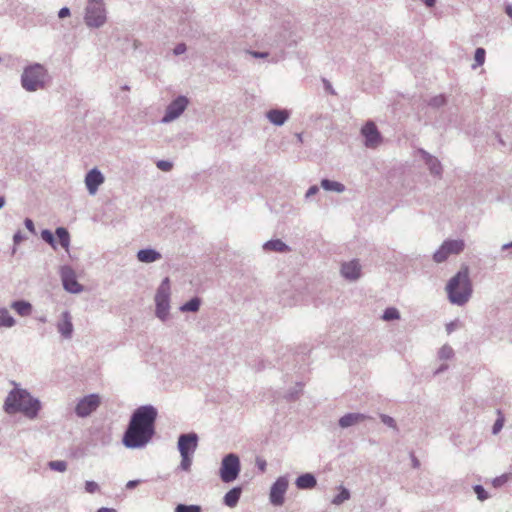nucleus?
I'll return each mask as SVG.
<instances>
[{
	"instance_id": "obj_1",
	"label": "nucleus",
	"mask_w": 512,
	"mask_h": 512,
	"mask_svg": "<svg viewBox=\"0 0 512 512\" xmlns=\"http://www.w3.org/2000/svg\"><path fill=\"white\" fill-rule=\"evenodd\" d=\"M157 411L152 406H141L133 413L129 426L123 436V443L128 448L146 445L154 435Z\"/></svg>"
},
{
	"instance_id": "obj_2",
	"label": "nucleus",
	"mask_w": 512,
	"mask_h": 512,
	"mask_svg": "<svg viewBox=\"0 0 512 512\" xmlns=\"http://www.w3.org/2000/svg\"><path fill=\"white\" fill-rule=\"evenodd\" d=\"M39 408V402L24 390L11 391L4 403L7 413L21 411L31 418L36 416Z\"/></svg>"
},
{
	"instance_id": "obj_3",
	"label": "nucleus",
	"mask_w": 512,
	"mask_h": 512,
	"mask_svg": "<svg viewBox=\"0 0 512 512\" xmlns=\"http://www.w3.org/2000/svg\"><path fill=\"white\" fill-rule=\"evenodd\" d=\"M446 289L450 301L454 304L463 305L469 300L472 293V286L467 266L462 267L449 281Z\"/></svg>"
},
{
	"instance_id": "obj_4",
	"label": "nucleus",
	"mask_w": 512,
	"mask_h": 512,
	"mask_svg": "<svg viewBox=\"0 0 512 512\" xmlns=\"http://www.w3.org/2000/svg\"><path fill=\"white\" fill-rule=\"evenodd\" d=\"M46 78V69L40 64H35L24 70L22 74V86L27 91H36L44 87Z\"/></svg>"
},
{
	"instance_id": "obj_5",
	"label": "nucleus",
	"mask_w": 512,
	"mask_h": 512,
	"mask_svg": "<svg viewBox=\"0 0 512 512\" xmlns=\"http://www.w3.org/2000/svg\"><path fill=\"white\" fill-rule=\"evenodd\" d=\"M198 437L196 434H183L178 439V449L181 454V468L185 471L190 470L192 464V455L197 448Z\"/></svg>"
},
{
	"instance_id": "obj_6",
	"label": "nucleus",
	"mask_w": 512,
	"mask_h": 512,
	"mask_svg": "<svg viewBox=\"0 0 512 512\" xmlns=\"http://www.w3.org/2000/svg\"><path fill=\"white\" fill-rule=\"evenodd\" d=\"M106 22L103 0H88L85 13V23L89 27L98 28Z\"/></svg>"
},
{
	"instance_id": "obj_7",
	"label": "nucleus",
	"mask_w": 512,
	"mask_h": 512,
	"mask_svg": "<svg viewBox=\"0 0 512 512\" xmlns=\"http://www.w3.org/2000/svg\"><path fill=\"white\" fill-rule=\"evenodd\" d=\"M240 472V461L237 455L228 454L222 460L220 467V477L225 483L234 481Z\"/></svg>"
},
{
	"instance_id": "obj_8",
	"label": "nucleus",
	"mask_w": 512,
	"mask_h": 512,
	"mask_svg": "<svg viewBox=\"0 0 512 512\" xmlns=\"http://www.w3.org/2000/svg\"><path fill=\"white\" fill-rule=\"evenodd\" d=\"M463 240H446L434 253L433 259L437 263L444 262L450 255H457L464 250Z\"/></svg>"
},
{
	"instance_id": "obj_9",
	"label": "nucleus",
	"mask_w": 512,
	"mask_h": 512,
	"mask_svg": "<svg viewBox=\"0 0 512 512\" xmlns=\"http://www.w3.org/2000/svg\"><path fill=\"white\" fill-rule=\"evenodd\" d=\"M156 301V314L157 316L164 320L168 313L169 308V279L166 278L160 287L155 296Z\"/></svg>"
},
{
	"instance_id": "obj_10",
	"label": "nucleus",
	"mask_w": 512,
	"mask_h": 512,
	"mask_svg": "<svg viewBox=\"0 0 512 512\" xmlns=\"http://www.w3.org/2000/svg\"><path fill=\"white\" fill-rule=\"evenodd\" d=\"M100 402V397L98 395H88L78 402L75 412L80 417H86L99 407Z\"/></svg>"
},
{
	"instance_id": "obj_11",
	"label": "nucleus",
	"mask_w": 512,
	"mask_h": 512,
	"mask_svg": "<svg viewBox=\"0 0 512 512\" xmlns=\"http://www.w3.org/2000/svg\"><path fill=\"white\" fill-rule=\"evenodd\" d=\"M361 133L365 138V145L370 148L377 147L382 142V137L377 130L374 122H367L361 129Z\"/></svg>"
},
{
	"instance_id": "obj_12",
	"label": "nucleus",
	"mask_w": 512,
	"mask_h": 512,
	"mask_svg": "<svg viewBox=\"0 0 512 512\" xmlns=\"http://www.w3.org/2000/svg\"><path fill=\"white\" fill-rule=\"evenodd\" d=\"M288 487V482L285 478H278L273 484L270 491V500L274 505H282L284 502V495Z\"/></svg>"
},
{
	"instance_id": "obj_13",
	"label": "nucleus",
	"mask_w": 512,
	"mask_h": 512,
	"mask_svg": "<svg viewBox=\"0 0 512 512\" xmlns=\"http://www.w3.org/2000/svg\"><path fill=\"white\" fill-rule=\"evenodd\" d=\"M187 104L188 101L185 97H178L168 106L163 121L169 122L177 118L185 110Z\"/></svg>"
},
{
	"instance_id": "obj_14",
	"label": "nucleus",
	"mask_w": 512,
	"mask_h": 512,
	"mask_svg": "<svg viewBox=\"0 0 512 512\" xmlns=\"http://www.w3.org/2000/svg\"><path fill=\"white\" fill-rule=\"evenodd\" d=\"M62 282L64 288L71 293H78L82 290V286L77 282L73 270L65 268L62 270Z\"/></svg>"
},
{
	"instance_id": "obj_15",
	"label": "nucleus",
	"mask_w": 512,
	"mask_h": 512,
	"mask_svg": "<svg viewBox=\"0 0 512 512\" xmlns=\"http://www.w3.org/2000/svg\"><path fill=\"white\" fill-rule=\"evenodd\" d=\"M104 182L103 175L97 170L92 169L85 178V183L90 194H95L98 187Z\"/></svg>"
},
{
	"instance_id": "obj_16",
	"label": "nucleus",
	"mask_w": 512,
	"mask_h": 512,
	"mask_svg": "<svg viewBox=\"0 0 512 512\" xmlns=\"http://www.w3.org/2000/svg\"><path fill=\"white\" fill-rule=\"evenodd\" d=\"M58 332L64 338H70L73 333L72 318L69 312L65 311L61 314V317L57 323Z\"/></svg>"
},
{
	"instance_id": "obj_17",
	"label": "nucleus",
	"mask_w": 512,
	"mask_h": 512,
	"mask_svg": "<svg viewBox=\"0 0 512 512\" xmlns=\"http://www.w3.org/2000/svg\"><path fill=\"white\" fill-rule=\"evenodd\" d=\"M361 267L356 260L344 263L341 267V274L349 280H356L360 277Z\"/></svg>"
},
{
	"instance_id": "obj_18",
	"label": "nucleus",
	"mask_w": 512,
	"mask_h": 512,
	"mask_svg": "<svg viewBox=\"0 0 512 512\" xmlns=\"http://www.w3.org/2000/svg\"><path fill=\"white\" fill-rule=\"evenodd\" d=\"M367 417L360 413H349L339 419V425L342 428H347L357 423L364 421Z\"/></svg>"
},
{
	"instance_id": "obj_19",
	"label": "nucleus",
	"mask_w": 512,
	"mask_h": 512,
	"mask_svg": "<svg viewBox=\"0 0 512 512\" xmlns=\"http://www.w3.org/2000/svg\"><path fill=\"white\" fill-rule=\"evenodd\" d=\"M289 117V114L286 110H270L267 113V118L269 121L275 125H282Z\"/></svg>"
},
{
	"instance_id": "obj_20",
	"label": "nucleus",
	"mask_w": 512,
	"mask_h": 512,
	"mask_svg": "<svg viewBox=\"0 0 512 512\" xmlns=\"http://www.w3.org/2000/svg\"><path fill=\"white\" fill-rule=\"evenodd\" d=\"M137 258L141 262L150 263L160 259L161 255L155 250L143 249L138 252Z\"/></svg>"
},
{
	"instance_id": "obj_21",
	"label": "nucleus",
	"mask_w": 512,
	"mask_h": 512,
	"mask_svg": "<svg viewBox=\"0 0 512 512\" xmlns=\"http://www.w3.org/2000/svg\"><path fill=\"white\" fill-rule=\"evenodd\" d=\"M241 488L240 487H235L233 489H231L230 491H228L226 493V495L224 496V503L225 505H227L228 507H235L240 499V496H241Z\"/></svg>"
},
{
	"instance_id": "obj_22",
	"label": "nucleus",
	"mask_w": 512,
	"mask_h": 512,
	"mask_svg": "<svg viewBox=\"0 0 512 512\" xmlns=\"http://www.w3.org/2000/svg\"><path fill=\"white\" fill-rule=\"evenodd\" d=\"M296 485L300 489H311L316 485V479L313 475L307 473L299 476Z\"/></svg>"
},
{
	"instance_id": "obj_23",
	"label": "nucleus",
	"mask_w": 512,
	"mask_h": 512,
	"mask_svg": "<svg viewBox=\"0 0 512 512\" xmlns=\"http://www.w3.org/2000/svg\"><path fill=\"white\" fill-rule=\"evenodd\" d=\"M11 308L14 309L20 316H28L32 312V306L26 301H15L11 304Z\"/></svg>"
},
{
	"instance_id": "obj_24",
	"label": "nucleus",
	"mask_w": 512,
	"mask_h": 512,
	"mask_svg": "<svg viewBox=\"0 0 512 512\" xmlns=\"http://www.w3.org/2000/svg\"><path fill=\"white\" fill-rule=\"evenodd\" d=\"M264 249L269 251L284 252L288 250V247L281 240H271L265 243Z\"/></svg>"
},
{
	"instance_id": "obj_25",
	"label": "nucleus",
	"mask_w": 512,
	"mask_h": 512,
	"mask_svg": "<svg viewBox=\"0 0 512 512\" xmlns=\"http://www.w3.org/2000/svg\"><path fill=\"white\" fill-rule=\"evenodd\" d=\"M321 186L323 189L328 190V191L343 192L345 189L343 184L336 182V181H331L328 179H323L321 181Z\"/></svg>"
},
{
	"instance_id": "obj_26",
	"label": "nucleus",
	"mask_w": 512,
	"mask_h": 512,
	"mask_svg": "<svg viewBox=\"0 0 512 512\" xmlns=\"http://www.w3.org/2000/svg\"><path fill=\"white\" fill-rule=\"evenodd\" d=\"M56 235L59 239L61 246L67 250L70 243V236L68 231L63 227H59L56 229Z\"/></svg>"
},
{
	"instance_id": "obj_27",
	"label": "nucleus",
	"mask_w": 512,
	"mask_h": 512,
	"mask_svg": "<svg viewBox=\"0 0 512 512\" xmlns=\"http://www.w3.org/2000/svg\"><path fill=\"white\" fill-rule=\"evenodd\" d=\"M15 323L13 317L9 314L7 309H0V327H12Z\"/></svg>"
},
{
	"instance_id": "obj_28",
	"label": "nucleus",
	"mask_w": 512,
	"mask_h": 512,
	"mask_svg": "<svg viewBox=\"0 0 512 512\" xmlns=\"http://www.w3.org/2000/svg\"><path fill=\"white\" fill-rule=\"evenodd\" d=\"M199 307H200V299L199 298H193L190 301H188L187 303H185L181 307V309L183 311L196 312V311H198Z\"/></svg>"
},
{
	"instance_id": "obj_29",
	"label": "nucleus",
	"mask_w": 512,
	"mask_h": 512,
	"mask_svg": "<svg viewBox=\"0 0 512 512\" xmlns=\"http://www.w3.org/2000/svg\"><path fill=\"white\" fill-rule=\"evenodd\" d=\"M431 173L439 175L441 173V165L436 158L429 157L427 160Z\"/></svg>"
},
{
	"instance_id": "obj_30",
	"label": "nucleus",
	"mask_w": 512,
	"mask_h": 512,
	"mask_svg": "<svg viewBox=\"0 0 512 512\" xmlns=\"http://www.w3.org/2000/svg\"><path fill=\"white\" fill-rule=\"evenodd\" d=\"M350 498V493L346 488L341 487L340 493L333 499L332 503L339 505Z\"/></svg>"
},
{
	"instance_id": "obj_31",
	"label": "nucleus",
	"mask_w": 512,
	"mask_h": 512,
	"mask_svg": "<svg viewBox=\"0 0 512 512\" xmlns=\"http://www.w3.org/2000/svg\"><path fill=\"white\" fill-rule=\"evenodd\" d=\"M485 54L486 52L483 48L476 49L474 56L475 64L473 65L474 68L483 65L485 61Z\"/></svg>"
},
{
	"instance_id": "obj_32",
	"label": "nucleus",
	"mask_w": 512,
	"mask_h": 512,
	"mask_svg": "<svg viewBox=\"0 0 512 512\" xmlns=\"http://www.w3.org/2000/svg\"><path fill=\"white\" fill-rule=\"evenodd\" d=\"M175 512H201V508L197 505H183L179 504Z\"/></svg>"
},
{
	"instance_id": "obj_33",
	"label": "nucleus",
	"mask_w": 512,
	"mask_h": 512,
	"mask_svg": "<svg viewBox=\"0 0 512 512\" xmlns=\"http://www.w3.org/2000/svg\"><path fill=\"white\" fill-rule=\"evenodd\" d=\"M399 318V312L395 308H387L384 312L383 319L394 320Z\"/></svg>"
},
{
	"instance_id": "obj_34",
	"label": "nucleus",
	"mask_w": 512,
	"mask_h": 512,
	"mask_svg": "<svg viewBox=\"0 0 512 512\" xmlns=\"http://www.w3.org/2000/svg\"><path fill=\"white\" fill-rule=\"evenodd\" d=\"M49 467L55 471L64 472L67 468V464L64 461H51Z\"/></svg>"
},
{
	"instance_id": "obj_35",
	"label": "nucleus",
	"mask_w": 512,
	"mask_h": 512,
	"mask_svg": "<svg viewBox=\"0 0 512 512\" xmlns=\"http://www.w3.org/2000/svg\"><path fill=\"white\" fill-rule=\"evenodd\" d=\"M474 491L480 501H484L488 498V493L481 485H476L474 487Z\"/></svg>"
},
{
	"instance_id": "obj_36",
	"label": "nucleus",
	"mask_w": 512,
	"mask_h": 512,
	"mask_svg": "<svg viewBox=\"0 0 512 512\" xmlns=\"http://www.w3.org/2000/svg\"><path fill=\"white\" fill-rule=\"evenodd\" d=\"M498 419L496 420V422L494 423V426H493V433L494 434H497L503 427V424H504V417L503 415L501 414L500 411H498Z\"/></svg>"
},
{
	"instance_id": "obj_37",
	"label": "nucleus",
	"mask_w": 512,
	"mask_h": 512,
	"mask_svg": "<svg viewBox=\"0 0 512 512\" xmlns=\"http://www.w3.org/2000/svg\"><path fill=\"white\" fill-rule=\"evenodd\" d=\"M41 236L44 241H46L47 243H49L50 245L55 247V240H54L53 234L50 231H48V230L42 231Z\"/></svg>"
},
{
	"instance_id": "obj_38",
	"label": "nucleus",
	"mask_w": 512,
	"mask_h": 512,
	"mask_svg": "<svg viewBox=\"0 0 512 512\" xmlns=\"http://www.w3.org/2000/svg\"><path fill=\"white\" fill-rule=\"evenodd\" d=\"M85 490L88 493H95L99 491V485L94 481H86L85 483Z\"/></svg>"
},
{
	"instance_id": "obj_39",
	"label": "nucleus",
	"mask_w": 512,
	"mask_h": 512,
	"mask_svg": "<svg viewBox=\"0 0 512 512\" xmlns=\"http://www.w3.org/2000/svg\"><path fill=\"white\" fill-rule=\"evenodd\" d=\"M157 167L162 170V171H170L171 168H172V163L168 162V161H164V160H161V161H158L157 162Z\"/></svg>"
},
{
	"instance_id": "obj_40",
	"label": "nucleus",
	"mask_w": 512,
	"mask_h": 512,
	"mask_svg": "<svg viewBox=\"0 0 512 512\" xmlns=\"http://www.w3.org/2000/svg\"><path fill=\"white\" fill-rule=\"evenodd\" d=\"M256 465H257L258 469L261 472H265L266 471L267 463H266L265 459H263L261 457H257L256 458Z\"/></svg>"
},
{
	"instance_id": "obj_41",
	"label": "nucleus",
	"mask_w": 512,
	"mask_h": 512,
	"mask_svg": "<svg viewBox=\"0 0 512 512\" xmlns=\"http://www.w3.org/2000/svg\"><path fill=\"white\" fill-rule=\"evenodd\" d=\"M381 420L386 425H388L390 427H395V421L392 417L387 416V415H381Z\"/></svg>"
},
{
	"instance_id": "obj_42",
	"label": "nucleus",
	"mask_w": 512,
	"mask_h": 512,
	"mask_svg": "<svg viewBox=\"0 0 512 512\" xmlns=\"http://www.w3.org/2000/svg\"><path fill=\"white\" fill-rule=\"evenodd\" d=\"M440 354L442 358H449L452 355V349L450 347H443Z\"/></svg>"
},
{
	"instance_id": "obj_43",
	"label": "nucleus",
	"mask_w": 512,
	"mask_h": 512,
	"mask_svg": "<svg viewBox=\"0 0 512 512\" xmlns=\"http://www.w3.org/2000/svg\"><path fill=\"white\" fill-rule=\"evenodd\" d=\"M186 51V46L185 44H178L175 49H174V53L176 55H180L182 53H184Z\"/></svg>"
},
{
	"instance_id": "obj_44",
	"label": "nucleus",
	"mask_w": 512,
	"mask_h": 512,
	"mask_svg": "<svg viewBox=\"0 0 512 512\" xmlns=\"http://www.w3.org/2000/svg\"><path fill=\"white\" fill-rule=\"evenodd\" d=\"M458 327V322L457 321H454V322H450L446 325V331L448 333H451L454 329H456Z\"/></svg>"
},
{
	"instance_id": "obj_45",
	"label": "nucleus",
	"mask_w": 512,
	"mask_h": 512,
	"mask_svg": "<svg viewBox=\"0 0 512 512\" xmlns=\"http://www.w3.org/2000/svg\"><path fill=\"white\" fill-rule=\"evenodd\" d=\"M58 15L60 18L68 17L70 15V10L68 8L64 7L62 9H60Z\"/></svg>"
},
{
	"instance_id": "obj_46",
	"label": "nucleus",
	"mask_w": 512,
	"mask_h": 512,
	"mask_svg": "<svg viewBox=\"0 0 512 512\" xmlns=\"http://www.w3.org/2000/svg\"><path fill=\"white\" fill-rule=\"evenodd\" d=\"M25 226L28 230H30L31 232H34V224H33V221L31 219H26L25 220Z\"/></svg>"
},
{
	"instance_id": "obj_47",
	"label": "nucleus",
	"mask_w": 512,
	"mask_h": 512,
	"mask_svg": "<svg viewBox=\"0 0 512 512\" xmlns=\"http://www.w3.org/2000/svg\"><path fill=\"white\" fill-rule=\"evenodd\" d=\"M318 190H319V189H318V187H317V186H311V187L309 188V190L307 191L306 196H307V197H309V196H311V195H314V194H316V193L318 192Z\"/></svg>"
},
{
	"instance_id": "obj_48",
	"label": "nucleus",
	"mask_w": 512,
	"mask_h": 512,
	"mask_svg": "<svg viewBox=\"0 0 512 512\" xmlns=\"http://www.w3.org/2000/svg\"><path fill=\"white\" fill-rule=\"evenodd\" d=\"M137 484H138V481H135V480H133V481H129V482L126 484V487H127L128 489H132V488H134Z\"/></svg>"
},
{
	"instance_id": "obj_49",
	"label": "nucleus",
	"mask_w": 512,
	"mask_h": 512,
	"mask_svg": "<svg viewBox=\"0 0 512 512\" xmlns=\"http://www.w3.org/2000/svg\"><path fill=\"white\" fill-rule=\"evenodd\" d=\"M97 512H117V511L113 508L102 507V508L98 509Z\"/></svg>"
},
{
	"instance_id": "obj_50",
	"label": "nucleus",
	"mask_w": 512,
	"mask_h": 512,
	"mask_svg": "<svg viewBox=\"0 0 512 512\" xmlns=\"http://www.w3.org/2000/svg\"><path fill=\"white\" fill-rule=\"evenodd\" d=\"M505 11L507 13V15L512 18V6L511 5H507L506 8H505Z\"/></svg>"
},
{
	"instance_id": "obj_51",
	"label": "nucleus",
	"mask_w": 512,
	"mask_h": 512,
	"mask_svg": "<svg viewBox=\"0 0 512 512\" xmlns=\"http://www.w3.org/2000/svg\"><path fill=\"white\" fill-rule=\"evenodd\" d=\"M428 7L434 6L436 0H423Z\"/></svg>"
},
{
	"instance_id": "obj_52",
	"label": "nucleus",
	"mask_w": 512,
	"mask_h": 512,
	"mask_svg": "<svg viewBox=\"0 0 512 512\" xmlns=\"http://www.w3.org/2000/svg\"><path fill=\"white\" fill-rule=\"evenodd\" d=\"M21 239H22V237H21V234H20V233H16V234L14 235V241H15V243L20 242V241H21Z\"/></svg>"
},
{
	"instance_id": "obj_53",
	"label": "nucleus",
	"mask_w": 512,
	"mask_h": 512,
	"mask_svg": "<svg viewBox=\"0 0 512 512\" xmlns=\"http://www.w3.org/2000/svg\"><path fill=\"white\" fill-rule=\"evenodd\" d=\"M436 104H442L444 102V98L442 96L435 98Z\"/></svg>"
},
{
	"instance_id": "obj_54",
	"label": "nucleus",
	"mask_w": 512,
	"mask_h": 512,
	"mask_svg": "<svg viewBox=\"0 0 512 512\" xmlns=\"http://www.w3.org/2000/svg\"><path fill=\"white\" fill-rule=\"evenodd\" d=\"M253 55L255 57H264V56H266V54H260V53H257V52H254Z\"/></svg>"
},
{
	"instance_id": "obj_55",
	"label": "nucleus",
	"mask_w": 512,
	"mask_h": 512,
	"mask_svg": "<svg viewBox=\"0 0 512 512\" xmlns=\"http://www.w3.org/2000/svg\"><path fill=\"white\" fill-rule=\"evenodd\" d=\"M4 203H5L4 198H3V197H0V208H2V207H3Z\"/></svg>"
},
{
	"instance_id": "obj_56",
	"label": "nucleus",
	"mask_w": 512,
	"mask_h": 512,
	"mask_svg": "<svg viewBox=\"0 0 512 512\" xmlns=\"http://www.w3.org/2000/svg\"><path fill=\"white\" fill-rule=\"evenodd\" d=\"M512 244H509V245H504L503 248L506 249L508 247H510Z\"/></svg>"
}]
</instances>
